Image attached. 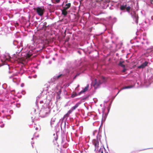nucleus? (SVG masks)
<instances>
[{"instance_id":"nucleus-1","label":"nucleus","mask_w":153,"mask_h":153,"mask_svg":"<svg viewBox=\"0 0 153 153\" xmlns=\"http://www.w3.org/2000/svg\"><path fill=\"white\" fill-rule=\"evenodd\" d=\"M36 10L37 14L39 16H42L43 15L44 11V9L41 7H37L36 8L34 9Z\"/></svg>"},{"instance_id":"nucleus-2","label":"nucleus","mask_w":153,"mask_h":153,"mask_svg":"<svg viewBox=\"0 0 153 153\" xmlns=\"http://www.w3.org/2000/svg\"><path fill=\"white\" fill-rule=\"evenodd\" d=\"M92 143L95 146V151H97L98 149L99 142L97 140L94 139L93 140Z\"/></svg>"},{"instance_id":"nucleus-3","label":"nucleus","mask_w":153,"mask_h":153,"mask_svg":"<svg viewBox=\"0 0 153 153\" xmlns=\"http://www.w3.org/2000/svg\"><path fill=\"white\" fill-rule=\"evenodd\" d=\"M132 17L134 20H135L137 24L138 23V15L136 13H134L132 16Z\"/></svg>"},{"instance_id":"nucleus-4","label":"nucleus","mask_w":153,"mask_h":153,"mask_svg":"<svg viewBox=\"0 0 153 153\" xmlns=\"http://www.w3.org/2000/svg\"><path fill=\"white\" fill-rule=\"evenodd\" d=\"M148 64V62L145 61L142 64L138 66L137 68L139 69L144 68L146 66H147Z\"/></svg>"},{"instance_id":"nucleus-5","label":"nucleus","mask_w":153,"mask_h":153,"mask_svg":"<svg viewBox=\"0 0 153 153\" xmlns=\"http://www.w3.org/2000/svg\"><path fill=\"white\" fill-rule=\"evenodd\" d=\"M88 87H89V85H88L85 87V88L83 89L82 90V91H81L79 93V94H80L82 93H83L84 92H86V91H87L88 89Z\"/></svg>"},{"instance_id":"nucleus-6","label":"nucleus","mask_w":153,"mask_h":153,"mask_svg":"<svg viewBox=\"0 0 153 153\" xmlns=\"http://www.w3.org/2000/svg\"><path fill=\"white\" fill-rule=\"evenodd\" d=\"M88 87H89V85H88L85 87V88L83 89L82 90V91H81L79 93V94H80L82 93H83L84 92H86V91H87L88 89Z\"/></svg>"},{"instance_id":"nucleus-7","label":"nucleus","mask_w":153,"mask_h":153,"mask_svg":"<svg viewBox=\"0 0 153 153\" xmlns=\"http://www.w3.org/2000/svg\"><path fill=\"white\" fill-rule=\"evenodd\" d=\"M81 102H78L77 103H76V105L74 106L73 107L71 108V109L72 110H75L77 107H78V106L81 104Z\"/></svg>"},{"instance_id":"nucleus-8","label":"nucleus","mask_w":153,"mask_h":153,"mask_svg":"<svg viewBox=\"0 0 153 153\" xmlns=\"http://www.w3.org/2000/svg\"><path fill=\"white\" fill-rule=\"evenodd\" d=\"M61 93V90L60 89L59 91L57 93L56 98L60 99V94Z\"/></svg>"},{"instance_id":"nucleus-9","label":"nucleus","mask_w":153,"mask_h":153,"mask_svg":"<svg viewBox=\"0 0 153 153\" xmlns=\"http://www.w3.org/2000/svg\"><path fill=\"white\" fill-rule=\"evenodd\" d=\"M66 9L64 8V9L62 11V14L65 16H66L68 14V12L66 11Z\"/></svg>"},{"instance_id":"nucleus-10","label":"nucleus","mask_w":153,"mask_h":153,"mask_svg":"<svg viewBox=\"0 0 153 153\" xmlns=\"http://www.w3.org/2000/svg\"><path fill=\"white\" fill-rule=\"evenodd\" d=\"M124 62V61H120L118 65L119 66L122 67L123 68L125 67V66L123 64V63Z\"/></svg>"},{"instance_id":"nucleus-11","label":"nucleus","mask_w":153,"mask_h":153,"mask_svg":"<svg viewBox=\"0 0 153 153\" xmlns=\"http://www.w3.org/2000/svg\"><path fill=\"white\" fill-rule=\"evenodd\" d=\"M133 87V86L132 85L126 86H125L123 87V88H122L120 90H122L123 89H128V88H132Z\"/></svg>"},{"instance_id":"nucleus-12","label":"nucleus","mask_w":153,"mask_h":153,"mask_svg":"<svg viewBox=\"0 0 153 153\" xmlns=\"http://www.w3.org/2000/svg\"><path fill=\"white\" fill-rule=\"evenodd\" d=\"M65 6H66V7H65L64 8L65 9L67 10L71 7V4L70 3H68V4H65Z\"/></svg>"},{"instance_id":"nucleus-13","label":"nucleus","mask_w":153,"mask_h":153,"mask_svg":"<svg viewBox=\"0 0 153 153\" xmlns=\"http://www.w3.org/2000/svg\"><path fill=\"white\" fill-rule=\"evenodd\" d=\"M62 74H60L59 75L54 76V79L55 80H57L59 78L62 76Z\"/></svg>"},{"instance_id":"nucleus-14","label":"nucleus","mask_w":153,"mask_h":153,"mask_svg":"<svg viewBox=\"0 0 153 153\" xmlns=\"http://www.w3.org/2000/svg\"><path fill=\"white\" fill-rule=\"evenodd\" d=\"M126 6H127L126 5H123L121 6L120 7V9L121 10H124L126 9Z\"/></svg>"},{"instance_id":"nucleus-15","label":"nucleus","mask_w":153,"mask_h":153,"mask_svg":"<svg viewBox=\"0 0 153 153\" xmlns=\"http://www.w3.org/2000/svg\"><path fill=\"white\" fill-rule=\"evenodd\" d=\"M130 8H131L129 6H128L127 7H126V11L128 12H129V11L130 10Z\"/></svg>"},{"instance_id":"nucleus-16","label":"nucleus","mask_w":153,"mask_h":153,"mask_svg":"<svg viewBox=\"0 0 153 153\" xmlns=\"http://www.w3.org/2000/svg\"><path fill=\"white\" fill-rule=\"evenodd\" d=\"M73 111V110H72V109H71V110H69L68 111V113H67V114H70L72 112V111Z\"/></svg>"},{"instance_id":"nucleus-17","label":"nucleus","mask_w":153,"mask_h":153,"mask_svg":"<svg viewBox=\"0 0 153 153\" xmlns=\"http://www.w3.org/2000/svg\"><path fill=\"white\" fill-rule=\"evenodd\" d=\"M79 74H77L76 75H75V76L74 77L73 79H76V77L77 76H79Z\"/></svg>"},{"instance_id":"nucleus-18","label":"nucleus","mask_w":153,"mask_h":153,"mask_svg":"<svg viewBox=\"0 0 153 153\" xmlns=\"http://www.w3.org/2000/svg\"><path fill=\"white\" fill-rule=\"evenodd\" d=\"M123 68V69L122 70V71L123 72H124L126 70V69L125 68Z\"/></svg>"},{"instance_id":"nucleus-19","label":"nucleus","mask_w":153,"mask_h":153,"mask_svg":"<svg viewBox=\"0 0 153 153\" xmlns=\"http://www.w3.org/2000/svg\"><path fill=\"white\" fill-rule=\"evenodd\" d=\"M31 56V55H29V54H27V56L28 58H30Z\"/></svg>"},{"instance_id":"nucleus-20","label":"nucleus","mask_w":153,"mask_h":153,"mask_svg":"<svg viewBox=\"0 0 153 153\" xmlns=\"http://www.w3.org/2000/svg\"><path fill=\"white\" fill-rule=\"evenodd\" d=\"M5 45H6L5 44L3 43H2V47H3L4 48V47H5Z\"/></svg>"},{"instance_id":"nucleus-21","label":"nucleus","mask_w":153,"mask_h":153,"mask_svg":"<svg viewBox=\"0 0 153 153\" xmlns=\"http://www.w3.org/2000/svg\"><path fill=\"white\" fill-rule=\"evenodd\" d=\"M60 0H56V2L57 3H59L60 2Z\"/></svg>"},{"instance_id":"nucleus-22","label":"nucleus","mask_w":153,"mask_h":153,"mask_svg":"<svg viewBox=\"0 0 153 153\" xmlns=\"http://www.w3.org/2000/svg\"><path fill=\"white\" fill-rule=\"evenodd\" d=\"M9 57V59H8V58H6V59L8 60V61H9V60L10 59V58H11V57L10 56H8Z\"/></svg>"},{"instance_id":"nucleus-23","label":"nucleus","mask_w":153,"mask_h":153,"mask_svg":"<svg viewBox=\"0 0 153 153\" xmlns=\"http://www.w3.org/2000/svg\"><path fill=\"white\" fill-rule=\"evenodd\" d=\"M71 97H72L73 98V97H75V95L74 94H73L72 95Z\"/></svg>"},{"instance_id":"nucleus-24","label":"nucleus","mask_w":153,"mask_h":153,"mask_svg":"<svg viewBox=\"0 0 153 153\" xmlns=\"http://www.w3.org/2000/svg\"><path fill=\"white\" fill-rule=\"evenodd\" d=\"M69 115V114H67V113L65 115V116L68 117Z\"/></svg>"},{"instance_id":"nucleus-25","label":"nucleus","mask_w":153,"mask_h":153,"mask_svg":"<svg viewBox=\"0 0 153 153\" xmlns=\"http://www.w3.org/2000/svg\"><path fill=\"white\" fill-rule=\"evenodd\" d=\"M150 2L152 4H153V0H150Z\"/></svg>"},{"instance_id":"nucleus-26","label":"nucleus","mask_w":153,"mask_h":153,"mask_svg":"<svg viewBox=\"0 0 153 153\" xmlns=\"http://www.w3.org/2000/svg\"><path fill=\"white\" fill-rule=\"evenodd\" d=\"M19 25V24L17 23H16V26H18Z\"/></svg>"},{"instance_id":"nucleus-27","label":"nucleus","mask_w":153,"mask_h":153,"mask_svg":"<svg viewBox=\"0 0 153 153\" xmlns=\"http://www.w3.org/2000/svg\"><path fill=\"white\" fill-rule=\"evenodd\" d=\"M96 2H100V1L99 0H97L96 1Z\"/></svg>"},{"instance_id":"nucleus-28","label":"nucleus","mask_w":153,"mask_h":153,"mask_svg":"<svg viewBox=\"0 0 153 153\" xmlns=\"http://www.w3.org/2000/svg\"><path fill=\"white\" fill-rule=\"evenodd\" d=\"M120 91H119L118 92V93H117V94H118V93L120 92Z\"/></svg>"},{"instance_id":"nucleus-29","label":"nucleus","mask_w":153,"mask_h":153,"mask_svg":"<svg viewBox=\"0 0 153 153\" xmlns=\"http://www.w3.org/2000/svg\"><path fill=\"white\" fill-rule=\"evenodd\" d=\"M101 153H103V152L102 151L101 152Z\"/></svg>"},{"instance_id":"nucleus-30","label":"nucleus","mask_w":153,"mask_h":153,"mask_svg":"<svg viewBox=\"0 0 153 153\" xmlns=\"http://www.w3.org/2000/svg\"><path fill=\"white\" fill-rule=\"evenodd\" d=\"M2 111V112H4V111Z\"/></svg>"},{"instance_id":"nucleus-31","label":"nucleus","mask_w":153,"mask_h":153,"mask_svg":"<svg viewBox=\"0 0 153 153\" xmlns=\"http://www.w3.org/2000/svg\"><path fill=\"white\" fill-rule=\"evenodd\" d=\"M46 113H47V114H48V113H47V112H46Z\"/></svg>"},{"instance_id":"nucleus-32","label":"nucleus","mask_w":153,"mask_h":153,"mask_svg":"<svg viewBox=\"0 0 153 153\" xmlns=\"http://www.w3.org/2000/svg\"><path fill=\"white\" fill-rule=\"evenodd\" d=\"M107 153H108V152Z\"/></svg>"}]
</instances>
